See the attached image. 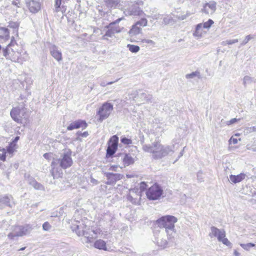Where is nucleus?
<instances>
[{
  "label": "nucleus",
  "mask_w": 256,
  "mask_h": 256,
  "mask_svg": "<svg viewBox=\"0 0 256 256\" xmlns=\"http://www.w3.org/2000/svg\"><path fill=\"white\" fill-rule=\"evenodd\" d=\"M238 42V39L229 40L223 41L222 42L221 44L223 46L226 45H230L236 43Z\"/></svg>",
  "instance_id": "4c0bfd02"
},
{
  "label": "nucleus",
  "mask_w": 256,
  "mask_h": 256,
  "mask_svg": "<svg viewBox=\"0 0 256 256\" xmlns=\"http://www.w3.org/2000/svg\"><path fill=\"white\" fill-rule=\"evenodd\" d=\"M26 2L30 12L32 13L36 14L40 10V4L37 1L34 0H26Z\"/></svg>",
  "instance_id": "ddd939ff"
},
{
  "label": "nucleus",
  "mask_w": 256,
  "mask_h": 256,
  "mask_svg": "<svg viewBox=\"0 0 256 256\" xmlns=\"http://www.w3.org/2000/svg\"><path fill=\"white\" fill-rule=\"evenodd\" d=\"M71 228L78 236H84L86 238V242H91L92 238L96 236V231L88 228L82 222L76 221V224H72Z\"/></svg>",
  "instance_id": "20e7f679"
},
{
  "label": "nucleus",
  "mask_w": 256,
  "mask_h": 256,
  "mask_svg": "<svg viewBox=\"0 0 256 256\" xmlns=\"http://www.w3.org/2000/svg\"><path fill=\"white\" fill-rule=\"evenodd\" d=\"M106 6L108 8H116L120 2V0H104Z\"/></svg>",
  "instance_id": "c756f323"
},
{
  "label": "nucleus",
  "mask_w": 256,
  "mask_h": 256,
  "mask_svg": "<svg viewBox=\"0 0 256 256\" xmlns=\"http://www.w3.org/2000/svg\"><path fill=\"white\" fill-rule=\"evenodd\" d=\"M190 15V12H186V14L178 16L177 18L180 20H184L188 17Z\"/></svg>",
  "instance_id": "09e8293b"
},
{
  "label": "nucleus",
  "mask_w": 256,
  "mask_h": 256,
  "mask_svg": "<svg viewBox=\"0 0 256 256\" xmlns=\"http://www.w3.org/2000/svg\"><path fill=\"white\" fill-rule=\"evenodd\" d=\"M10 32L7 28L0 27V38L8 40L9 38Z\"/></svg>",
  "instance_id": "7c9ffc66"
},
{
  "label": "nucleus",
  "mask_w": 256,
  "mask_h": 256,
  "mask_svg": "<svg viewBox=\"0 0 256 256\" xmlns=\"http://www.w3.org/2000/svg\"><path fill=\"white\" fill-rule=\"evenodd\" d=\"M239 120H240V119L234 118H232V120H230L227 121L226 124L228 125H230V124H233L238 122Z\"/></svg>",
  "instance_id": "8fccbe9b"
},
{
  "label": "nucleus",
  "mask_w": 256,
  "mask_h": 256,
  "mask_svg": "<svg viewBox=\"0 0 256 256\" xmlns=\"http://www.w3.org/2000/svg\"><path fill=\"white\" fill-rule=\"evenodd\" d=\"M142 150L144 152L150 154L152 158L154 160L161 159L170 152H173L171 146H164L159 142H154L152 144H144Z\"/></svg>",
  "instance_id": "f03ea898"
},
{
  "label": "nucleus",
  "mask_w": 256,
  "mask_h": 256,
  "mask_svg": "<svg viewBox=\"0 0 256 256\" xmlns=\"http://www.w3.org/2000/svg\"><path fill=\"white\" fill-rule=\"evenodd\" d=\"M50 52L51 56L58 62L62 60V54L58 50V48L54 44H51L49 47Z\"/></svg>",
  "instance_id": "4468645a"
},
{
  "label": "nucleus",
  "mask_w": 256,
  "mask_h": 256,
  "mask_svg": "<svg viewBox=\"0 0 256 256\" xmlns=\"http://www.w3.org/2000/svg\"><path fill=\"white\" fill-rule=\"evenodd\" d=\"M234 254L235 256H240V254L236 250H234Z\"/></svg>",
  "instance_id": "69168bd1"
},
{
  "label": "nucleus",
  "mask_w": 256,
  "mask_h": 256,
  "mask_svg": "<svg viewBox=\"0 0 256 256\" xmlns=\"http://www.w3.org/2000/svg\"><path fill=\"white\" fill-rule=\"evenodd\" d=\"M256 82V80L250 76H245L242 79V84L244 88L248 85Z\"/></svg>",
  "instance_id": "cd10ccee"
},
{
  "label": "nucleus",
  "mask_w": 256,
  "mask_h": 256,
  "mask_svg": "<svg viewBox=\"0 0 256 256\" xmlns=\"http://www.w3.org/2000/svg\"><path fill=\"white\" fill-rule=\"evenodd\" d=\"M107 28L108 30L103 36L104 39H106V37L112 38L115 34L121 32L122 29H124V28H120L118 26L113 25V23H110L108 26H107Z\"/></svg>",
  "instance_id": "9b49d317"
},
{
  "label": "nucleus",
  "mask_w": 256,
  "mask_h": 256,
  "mask_svg": "<svg viewBox=\"0 0 256 256\" xmlns=\"http://www.w3.org/2000/svg\"><path fill=\"white\" fill-rule=\"evenodd\" d=\"M28 183L34 187V188L38 190H44V186L40 183L38 182L33 178L28 177Z\"/></svg>",
  "instance_id": "5701e85b"
},
{
  "label": "nucleus",
  "mask_w": 256,
  "mask_h": 256,
  "mask_svg": "<svg viewBox=\"0 0 256 256\" xmlns=\"http://www.w3.org/2000/svg\"><path fill=\"white\" fill-rule=\"evenodd\" d=\"M202 175V172H198L197 174L198 179L200 182H202L204 180L203 178H201Z\"/></svg>",
  "instance_id": "5fc2aeb1"
},
{
  "label": "nucleus",
  "mask_w": 256,
  "mask_h": 256,
  "mask_svg": "<svg viewBox=\"0 0 256 256\" xmlns=\"http://www.w3.org/2000/svg\"><path fill=\"white\" fill-rule=\"evenodd\" d=\"M18 46L14 36H12L11 42L5 48L2 49V56L7 60H10L14 62L22 64L28 59V54L26 52L22 54L18 51H16Z\"/></svg>",
  "instance_id": "f257e3e1"
},
{
  "label": "nucleus",
  "mask_w": 256,
  "mask_h": 256,
  "mask_svg": "<svg viewBox=\"0 0 256 256\" xmlns=\"http://www.w3.org/2000/svg\"><path fill=\"white\" fill-rule=\"evenodd\" d=\"M18 148L16 144L14 142H11L6 148V153H8L10 154H12Z\"/></svg>",
  "instance_id": "2f4dec72"
},
{
  "label": "nucleus",
  "mask_w": 256,
  "mask_h": 256,
  "mask_svg": "<svg viewBox=\"0 0 256 256\" xmlns=\"http://www.w3.org/2000/svg\"><path fill=\"white\" fill-rule=\"evenodd\" d=\"M147 24H148L147 20L145 18H142L141 20H140L138 21L135 24L137 26H139L140 27V26H147Z\"/></svg>",
  "instance_id": "58836bf2"
},
{
  "label": "nucleus",
  "mask_w": 256,
  "mask_h": 256,
  "mask_svg": "<svg viewBox=\"0 0 256 256\" xmlns=\"http://www.w3.org/2000/svg\"><path fill=\"white\" fill-rule=\"evenodd\" d=\"M256 132V126L246 127L244 128V134L247 135L250 133Z\"/></svg>",
  "instance_id": "c9c22d12"
},
{
  "label": "nucleus",
  "mask_w": 256,
  "mask_h": 256,
  "mask_svg": "<svg viewBox=\"0 0 256 256\" xmlns=\"http://www.w3.org/2000/svg\"><path fill=\"white\" fill-rule=\"evenodd\" d=\"M12 197L11 196H0V209H2L6 206L12 208Z\"/></svg>",
  "instance_id": "f3484780"
},
{
  "label": "nucleus",
  "mask_w": 256,
  "mask_h": 256,
  "mask_svg": "<svg viewBox=\"0 0 256 256\" xmlns=\"http://www.w3.org/2000/svg\"><path fill=\"white\" fill-rule=\"evenodd\" d=\"M8 27L14 29V33H15V36H18V28L19 27V24L16 22H10L8 25Z\"/></svg>",
  "instance_id": "473e14b6"
},
{
  "label": "nucleus",
  "mask_w": 256,
  "mask_h": 256,
  "mask_svg": "<svg viewBox=\"0 0 256 256\" xmlns=\"http://www.w3.org/2000/svg\"><path fill=\"white\" fill-rule=\"evenodd\" d=\"M104 176L106 177L108 184H114L116 182L122 178V176L119 174H113L110 172H104Z\"/></svg>",
  "instance_id": "2eb2a0df"
},
{
  "label": "nucleus",
  "mask_w": 256,
  "mask_h": 256,
  "mask_svg": "<svg viewBox=\"0 0 256 256\" xmlns=\"http://www.w3.org/2000/svg\"><path fill=\"white\" fill-rule=\"evenodd\" d=\"M6 149L0 148V160L2 161H4L6 160Z\"/></svg>",
  "instance_id": "c03bdc74"
},
{
  "label": "nucleus",
  "mask_w": 256,
  "mask_h": 256,
  "mask_svg": "<svg viewBox=\"0 0 256 256\" xmlns=\"http://www.w3.org/2000/svg\"><path fill=\"white\" fill-rule=\"evenodd\" d=\"M170 20L169 18H164V22L165 24H168L170 22Z\"/></svg>",
  "instance_id": "e2e57ef3"
},
{
  "label": "nucleus",
  "mask_w": 256,
  "mask_h": 256,
  "mask_svg": "<svg viewBox=\"0 0 256 256\" xmlns=\"http://www.w3.org/2000/svg\"><path fill=\"white\" fill-rule=\"evenodd\" d=\"M118 80H116L114 81V82H117ZM114 82H108L107 83H106L105 82H102L100 84L102 86H106L107 85L112 84Z\"/></svg>",
  "instance_id": "603ef678"
},
{
  "label": "nucleus",
  "mask_w": 256,
  "mask_h": 256,
  "mask_svg": "<svg viewBox=\"0 0 256 256\" xmlns=\"http://www.w3.org/2000/svg\"><path fill=\"white\" fill-rule=\"evenodd\" d=\"M57 164L56 162L55 161H53L52 162V166L53 167L51 170V174L54 178H61L63 174L62 170L60 168L55 166V165H56Z\"/></svg>",
  "instance_id": "6ab92c4d"
},
{
  "label": "nucleus",
  "mask_w": 256,
  "mask_h": 256,
  "mask_svg": "<svg viewBox=\"0 0 256 256\" xmlns=\"http://www.w3.org/2000/svg\"><path fill=\"white\" fill-rule=\"evenodd\" d=\"M88 124L85 120H78L74 121L70 124L68 126L67 130H72L74 129L82 128V129L86 128Z\"/></svg>",
  "instance_id": "dca6fc26"
},
{
  "label": "nucleus",
  "mask_w": 256,
  "mask_h": 256,
  "mask_svg": "<svg viewBox=\"0 0 256 256\" xmlns=\"http://www.w3.org/2000/svg\"><path fill=\"white\" fill-rule=\"evenodd\" d=\"M142 42H146V44H150L151 45H154V44H155V42L153 40H148V39L142 40Z\"/></svg>",
  "instance_id": "3c124183"
},
{
  "label": "nucleus",
  "mask_w": 256,
  "mask_h": 256,
  "mask_svg": "<svg viewBox=\"0 0 256 256\" xmlns=\"http://www.w3.org/2000/svg\"><path fill=\"white\" fill-rule=\"evenodd\" d=\"M146 188V184L144 182L140 183V190H144Z\"/></svg>",
  "instance_id": "864d4df0"
},
{
  "label": "nucleus",
  "mask_w": 256,
  "mask_h": 256,
  "mask_svg": "<svg viewBox=\"0 0 256 256\" xmlns=\"http://www.w3.org/2000/svg\"><path fill=\"white\" fill-rule=\"evenodd\" d=\"M152 98L151 95L145 92H142L138 94L136 99L137 102H140V104H142L148 102L152 99Z\"/></svg>",
  "instance_id": "412c9836"
},
{
  "label": "nucleus",
  "mask_w": 256,
  "mask_h": 256,
  "mask_svg": "<svg viewBox=\"0 0 256 256\" xmlns=\"http://www.w3.org/2000/svg\"><path fill=\"white\" fill-rule=\"evenodd\" d=\"M248 176L246 174L240 173L238 175L231 174L230 176V180L232 183L236 184L244 180Z\"/></svg>",
  "instance_id": "4be33fe9"
},
{
  "label": "nucleus",
  "mask_w": 256,
  "mask_h": 256,
  "mask_svg": "<svg viewBox=\"0 0 256 256\" xmlns=\"http://www.w3.org/2000/svg\"><path fill=\"white\" fill-rule=\"evenodd\" d=\"M254 38V35H248L246 36L244 40L242 42L241 45L244 46L246 44H247L250 40L253 39Z\"/></svg>",
  "instance_id": "ea45409f"
},
{
  "label": "nucleus",
  "mask_w": 256,
  "mask_h": 256,
  "mask_svg": "<svg viewBox=\"0 0 256 256\" xmlns=\"http://www.w3.org/2000/svg\"><path fill=\"white\" fill-rule=\"evenodd\" d=\"M62 0H54L55 12H58L60 10Z\"/></svg>",
  "instance_id": "37998d69"
},
{
  "label": "nucleus",
  "mask_w": 256,
  "mask_h": 256,
  "mask_svg": "<svg viewBox=\"0 0 256 256\" xmlns=\"http://www.w3.org/2000/svg\"><path fill=\"white\" fill-rule=\"evenodd\" d=\"M117 148L112 147V146L108 145L106 150V157L109 158L112 156L116 152Z\"/></svg>",
  "instance_id": "f704fd0d"
},
{
  "label": "nucleus",
  "mask_w": 256,
  "mask_h": 256,
  "mask_svg": "<svg viewBox=\"0 0 256 256\" xmlns=\"http://www.w3.org/2000/svg\"><path fill=\"white\" fill-rule=\"evenodd\" d=\"M230 141L232 142L234 144H236L238 143V140L235 138H231L230 140Z\"/></svg>",
  "instance_id": "4d7b16f0"
},
{
  "label": "nucleus",
  "mask_w": 256,
  "mask_h": 256,
  "mask_svg": "<svg viewBox=\"0 0 256 256\" xmlns=\"http://www.w3.org/2000/svg\"><path fill=\"white\" fill-rule=\"evenodd\" d=\"M90 182L94 184H98V182L97 180H95L94 178H91Z\"/></svg>",
  "instance_id": "052dcab7"
},
{
  "label": "nucleus",
  "mask_w": 256,
  "mask_h": 256,
  "mask_svg": "<svg viewBox=\"0 0 256 256\" xmlns=\"http://www.w3.org/2000/svg\"><path fill=\"white\" fill-rule=\"evenodd\" d=\"M94 247L98 249L107 250L106 243L102 240H96L94 243Z\"/></svg>",
  "instance_id": "c85d7f7f"
},
{
  "label": "nucleus",
  "mask_w": 256,
  "mask_h": 256,
  "mask_svg": "<svg viewBox=\"0 0 256 256\" xmlns=\"http://www.w3.org/2000/svg\"><path fill=\"white\" fill-rule=\"evenodd\" d=\"M128 200L134 204H138L140 198V195L136 194L134 190H130V194L128 196Z\"/></svg>",
  "instance_id": "aec40b11"
},
{
  "label": "nucleus",
  "mask_w": 256,
  "mask_h": 256,
  "mask_svg": "<svg viewBox=\"0 0 256 256\" xmlns=\"http://www.w3.org/2000/svg\"><path fill=\"white\" fill-rule=\"evenodd\" d=\"M118 138L116 135L113 136L108 141V145L118 148Z\"/></svg>",
  "instance_id": "72a5a7b5"
},
{
  "label": "nucleus",
  "mask_w": 256,
  "mask_h": 256,
  "mask_svg": "<svg viewBox=\"0 0 256 256\" xmlns=\"http://www.w3.org/2000/svg\"><path fill=\"white\" fill-rule=\"evenodd\" d=\"M160 14H154L152 15L151 18H152V20H158V18H160Z\"/></svg>",
  "instance_id": "6e6d98bb"
},
{
  "label": "nucleus",
  "mask_w": 256,
  "mask_h": 256,
  "mask_svg": "<svg viewBox=\"0 0 256 256\" xmlns=\"http://www.w3.org/2000/svg\"><path fill=\"white\" fill-rule=\"evenodd\" d=\"M26 113V108L23 105L14 108L10 111V116L18 124H22V116Z\"/></svg>",
  "instance_id": "6e6552de"
},
{
  "label": "nucleus",
  "mask_w": 256,
  "mask_h": 256,
  "mask_svg": "<svg viewBox=\"0 0 256 256\" xmlns=\"http://www.w3.org/2000/svg\"><path fill=\"white\" fill-rule=\"evenodd\" d=\"M142 30V28L134 24L132 25V28L129 30L128 34L130 37L134 36L140 34Z\"/></svg>",
  "instance_id": "b1692460"
},
{
  "label": "nucleus",
  "mask_w": 256,
  "mask_h": 256,
  "mask_svg": "<svg viewBox=\"0 0 256 256\" xmlns=\"http://www.w3.org/2000/svg\"><path fill=\"white\" fill-rule=\"evenodd\" d=\"M122 18H119L117 20H116L114 22H112V23H113V25L114 26H116V24H118V22H120L122 20Z\"/></svg>",
  "instance_id": "bf43d9fd"
},
{
  "label": "nucleus",
  "mask_w": 256,
  "mask_h": 256,
  "mask_svg": "<svg viewBox=\"0 0 256 256\" xmlns=\"http://www.w3.org/2000/svg\"><path fill=\"white\" fill-rule=\"evenodd\" d=\"M240 246L244 249L248 250L251 248L255 246V244L253 243H248L246 244H241Z\"/></svg>",
  "instance_id": "79ce46f5"
},
{
  "label": "nucleus",
  "mask_w": 256,
  "mask_h": 256,
  "mask_svg": "<svg viewBox=\"0 0 256 256\" xmlns=\"http://www.w3.org/2000/svg\"><path fill=\"white\" fill-rule=\"evenodd\" d=\"M214 24L212 20L210 19L208 21L202 24V27L204 28H209L211 26Z\"/></svg>",
  "instance_id": "a19ab883"
},
{
  "label": "nucleus",
  "mask_w": 256,
  "mask_h": 256,
  "mask_svg": "<svg viewBox=\"0 0 256 256\" xmlns=\"http://www.w3.org/2000/svg\"><path fill=\"white\" fill-rule=\"evenodd\" d=\"M112 109L113 106L112 104L107 102L103 104L98 112V114L100 116L99 120L102 121L104 120L110 114Z\"/></svg>",
  "instance_id": "9d476101"
},
{
  "label": "nucleus",
  "mask_w": 256,
  "mask_h": 256,
  "mask_svg": "<svg viewBox=\"0 0 256 256\" xmlns=\"http://www.w3.org/2000/svg\"><path fill=\"white\" fill-rule=\"evenodd\" d=\"M216 10V2H210L206 3L204 6L202 11L208 14H213Z\"/></svg>",
  "instance_id": "a211bd4d"
},
{
  "label": "nucleus",
  "mask_w": 256,
  "mask_h": 256,
  "mask_svg": "<svg viewBox=\"0 0 256 256\" xmlns=\"http://www.w3.org/2000/svg\"><path fill=\"white\" fill-rule=\"evenodd\" d=\"M58 216L57 212H54L51 215V217H57Z\"/></svg>",
  "instance_id": "0e129e2a"
},
{
  "label": "nucleus",
  "mask_w": 256,
  "mask_h": 256,
  "mask_svg": "<svg viewBox=\"0 0 256 256\" xmlns=\"http://www.w3.org/2000/svg\"><path fill=\"white\" fill-rule=\"evenodd\" d=\"M121 142L126 145L130 144H132V140L126 137H123L120 140Z\"/></svg>",
  "instance_id": "a18cd8bd"
},
{
  "label": "nucleus",
  "mask_w": 256,
  "mask_h": 256,
  "mask_svg": "<svg viewBox=\"0 0 256 256\" xmlns=\"http://www.w3.org/2000/svg\"><path fill=\"white\" fill-rule=\"evenodd\" d=\"M183 155V151L181 152L180 154V155L178 156V158H180V156H182Z\"/></svg>",
  "instance_id": "774afa93"
},
{
  "label": "nucleus",
  "mask_w": 256,
  "mask_h": 256,
  "mask_svg": "<svg viewBox=\"0 0 256 256\" xmlns=\"http://www.w3.org/2000/svg\"><path fill=\"white\" fill-rule=\"evenodd\" d=\"M88 135V132H80V136L82 137L86 138Z\"/></svg>",
  "instance_id": "13d9d810"
},
{
  "label": "nucleus",
  "mask_w": 256,
  "mask_h": 256,
  "mask_svg": "<svg viewBox=\"0 0 256 256\" xmlns=\"http://www.w3.org/2000/svg\"><path fill=\"white\" fill-rule=\"evenodd\" d=\"M62 158L55 160L56 163L60 164V166L64 169L71 166L73 162L71 158V152L67 151L61 156Z\"/></svg>",
  "instance_id": "1a4fd4ad"
},
{
  "label": "nucleus",
  "mask_w": 256,
  "mask_h": 256,
  "mask_svg": "<svg viewBox=\"0 0 256 256\" xmlns=\"http://www.w3.org/2000/svg\"><path fill=\"white\" fill-rule=\"evenodd\" d=\"M209 236L212 238L214 237L216 238L219 242H222L226 246H230L231 242L226 238V232L223 229H218L215 226H212L210 228V232L209 234Z\"/></svg>",
  "instance_id": "39448f33"
},
{
  "label": "nucleus",
  "mask_w": 256,
  "mask_h": 256,
  "mask_svg": "<svg viewBox=\"0 0 256 256\" xmlns=\"http://www.w3.org/2000/svg\"><path fill=\"white\" fill-rule=\"evenodd\" d=\"M163 194V190L158 184H156L150 186L146 191L147 198L150 200L159 199Z\"/></svg>",
  "instance_id": "0eeeda50"
},
{
  "label": "nucleus",
  "mask_w": 256,
  "mask_h": 256,
  "mask_svg": "<svg viewBox=\"0 0 256 256\" xmlns=\"http://www.w3.org/2000/svg\"><path fill=\"white\" fill-rule=\"evenodd\" d=\"M127 47L128 48L130 51L133 53H136L138 52L140 50V48L138 46L133 44H128Z\"/></svg>",
  "instance_id": "e433bc0d"
},
{
  "label": "nucleus",
  "mask_w": 256,
  "mask_h": 256,
  "mask_svg": "<svg viewBox=\"0 0 256 256\" xmlns=\"http://www.w3.org/2000/svg\"><path fill=\"white\" fill-rule=\"evenodd\" d=\"M202 23L197 24L196 30L193 32V36L197 38H200L204 33Z\"/></svg>",
  "instance_id": "393cba45"
},
{
  "label": "nucleus",
  "mask_w": 256,
  "mask_h": 256,
  "mask_svg": "<svg viewBox=\"0 0 256 256\" xmlns=\"http://www.w3.org/2000/svg\"><path fill=\"white\" fill-rule=\"evenodd\" d=\"M122 162L124 166H128L134 163V158L129 154H124L122 158Z\"/></svg>",
  "instance_id": "a878e982"
},
{
  "label": "nucleus",
  "mask_w": 256,
  "mask_h": 256,
  "mask_svg": "<svg viewBox=\"0 0 256 256\" xmlns=\"http://www.w3.org/2000/svg\"><path fill=\"white\" fill-rule=\"evenodd\" d=\"M51 228L52 226L48 222H44L42 224V229L45 231H48Z\"/></svg>",
  "instance_id": "49530a36"
},
{
  "label": "nucleus",
  "mask_w": 256,
  "mask_h": 256,
  "mask_svg": "<svg viewBox=\"0 0 256 256\" xmlns=\"http://www.w3.org/2000/svg\"><path fill=\"white\" fill-rule=\"evenodd\" d=\"M20 136H16L14 139L12 140V142H14L15 144H16L17 142L19 140Z\"/></svg>",
  "instance_id": "680f3d73"
},
{
  "label": "nucleus",
  "mask_w": 256,
  "mask_h": 256,
  "mask_svg": "<svg viewBox=\"0 0 256 256\" xmlns=\"http://www.w3.org/2000/svg\"><path fill=\"white\" fill-rule=\"evenodd\" d=\"M199 74L200 73L198 72H194L190 74H186V78H192L194 77L198 76Z\"/></svg>",
  "instance_id": "de8ad7c7"
},
{
  "label": "nucleus",
  "mask_w": 256,
  "mask_h": 256,
  "mask_svg": "<svg viewBox=\"0 0 256 256\" xmlns=\"http://www.w3.org/2000/svg\"><path fill=\"white\" fill-rule=\"evenodd\" d=\"M142 11L136 6H132L129 8L127 14L130 16H138L140 14Z\"/></svg>",
  "instance_id": "bb28decb"
},
{
  "label": "nucleus",
  "mask_w": 256,
  "mask_h": 256,
  "mask_svg": "<svg viewBox=\"0 0 256 256\" xmlns=\"http://www.w3.org/2000/svg\"><path fill=\"white\" fill-rule=\"evenodd\" d=\"M155 240L157 245L163 248H166L168 244V242L164 238V234L159 232L158 234L155 233Z\"/></svg>",
  "instance_id": "f8f14e48"
},
{
  "label": "nucleus",
  "mask_w": 256,
  "mask_h": 256,
  "mask_svg": "<svg viewBox=\"0 0 256 256\" xmlns=\"http://www.w3.org/2000/svg\"><path fill=\"white\" fill-rule=\"evenodd\" d=\"M48 156H49V154H44V157L46 158V159H48Z\"/></svg>",
  "instance_id": "338daca9"
},
{
  "label": "nucleus",
  "mask_w": 256,
  "mask_h": 256,
  "mask_svg": "<svg viewBox=\"0 0 256 256\" xmlns=\"http://www.w3.org/2000/svg\"><path fill=\"white\" fill-rule=\"evenodd\" d=\"M32 230V228L30 225L14 226L12 232L8 234V238L14 239L16 236H22L28 234Z\"/></svg>",
  "instance_id": "423d86ee"
},
{
  "label": "nucleus",
  "mask_w": 256,
  "mask_h": 256,
  "mask_svg": "<svg viewBox=\"0 0 256 256\" xmlns=\"http://www.w3.org/2000/svg\"><path fill=\"white\" fill-rule=\"evenodd\" d=\"M178 219L172 216H165L161 217L156 220V224L160 228H164L165 233L170 242H174L176 236L174 224L177 222Z\"/></svg>",
  "instance_id": "7ed1b4c3"
}]
</instances>
